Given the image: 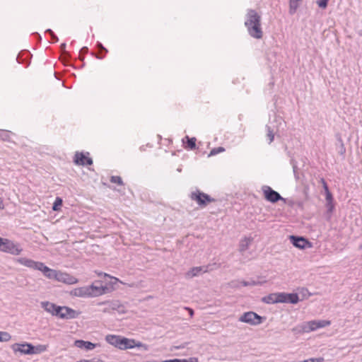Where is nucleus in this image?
<instances>
[{
	"mask_svg": "<svg viewBox=\"0 0 362 362\" xmlns=\"http://www.w3.org/2000/svg\"><path fill=\"white\" fill-rule=\"evenodd\" d=\"M51 37H52V39L54 41V42H57L58 41V37L56 36V35L54 33L52 34L51 35Z\"/></svg>",
	"mask_w": 362,
	"mask_h": 362,
	"instance_id": "42",
	"label": "nucleus"
},
{
	"mask_svg": "<svg viewBox=\"0 0 362 362\" xmlns=\"http://www.w3.org/2000/svg\"><path fill=\"white\" fill-rule=\"evenodd\" d=\"M62 204V199L59 197H57L52 206L54 211L59 210V207Z\"/></svg>",
	"mask_w": 362,
	"mask_h": 362,
	"instance_id": "32",
	"label": "nucleus"
},
{
	"mask_svg": "<svg viewBox=\"0 0 362 362\" xmlns=\"http://www.w3.org/2000/svg\"><path fill=\"white\" fill-rule=\"evenodd\" d=\"M320 182H322V185H324V183H327L324 178H321Z\"/></svg>",
	"mask_w": 362,
	"mask_h": 362,
	"instance_id": "48",
	"label": "nucleus"
},
{
	"mask_svg": "<svg viewBox=\"0 0 362 362\" xmlns=\"http://www.w3.org/2000/svg\"><path fill=\"white\" fill-rule=\"evenodd\" d=\"M110 182L112 183H117L119 185H123V181L119 176H112L110 177Z\"/></svg>",
	"mask_w": 362,
	"mask_h": 362,
	"instance_id": "33",
	"label": "nucleus"
},
{
	"mask_svg": "<svg viewBox=\"0 0 362 362\" xmlns=\"http://www.w3.org/2000/svg\"><path fill=\"white\" fill-rule=\"evenodd\" d=\"M89 153H86V155H85L83 153H79L76 152L74 158V162L78 165H90L93 163L92 158L88 157Z\"/></svg>",
	"mask_w": 362,
	"mask_h": 362,
	"instance_id": "11",
	"label": "nucleus"
},
{
	"mask_svg": "<svg viewBox=\"0 0 362 362\" xmlns=\"http://www.w3.org/2000/svg\"><path fill=\"white\" fill-rule=\"evenodd\" d=\"M326 200L327 203H329V202H332V195L329 191H328V192H326Z\"/></svg>",
	"mask_w": 362,
	"mask_h": 362,
	"instance_id": "36",
	"label": "nucleus"
},
{
	"mask_svg": "<svg viewBox=\"0 0 362 362\" xmlns=\"http://www.w3.org/2000/svg\"><path fill=\"white\" fill-rule=\"evenodd\" d=\"M290 240L292 243V244L300 249H304L307 246L310 247V244L309 241H308L305 238L303 237H297L294 235L290 236Z\"/></svg>",
	"mask_w": 362,
	"mask_h": 362,
	"instance_id": "13",
	"label": "nucleus"
},
{
	"mask_svg": "<svg viewBox=\"0 0 362 362\" xmlns=\"http://www.w3.org/2000/svg\"><path fill=\"white\" fill-rule=\"evenodd\" d=\"M281 303L296 304L298 303L299 297L297 293H281Z\"/></svg>",
	"mask_w": 362,
	"mask_h": 362,
	"instance_id": "14",
	"label": "nucleus"
},
{
	"mask_svg": "<svg viewBox=\"0 0 362 362\" xmlns=\"http://www.w3.org/2000/svg\"><path fill=\"white\" fill-rule=\"evenodd\" d=\"M47 32L49 33L50 35L54 33V32L51 29L47 30Z\"/></svg>",
	"mask_w": 362,
	"mask_h": 362,
	"instance_id": "47",
	"label": "nucleus"
},
{
	"mask_svg": "<svg viewBox=\"0 0 362 362\" xmlns=\"http://www.w3.org/2000/svg\"><path fill=\"white\" fill-rule=\"evenodd\" d=\"M185 309L188 310L190 317H192L194 315V310L192 308H185Z\"/></svg>",
	"mask_w": 362,
	"mask_h": 362,
	"instance_id": "41",
	"label": "nucleus"
},
{
	"mask_svg": "<svg viewBox=\"0 0 362 362\" xmlns=\"http://www.w3.org/2000/svg\"><path fill=\"white\" fill-rule=\"evenodd\" d=\"M291 331L294 334L296 335L308 333L305 322L296 325L292 328Z\"/></svg>",
	"mask_w": 362,
	"mask_h": 362,
	"instance_id": "22",
	"label": "nucleus"
},
{
	"mask_svg": "<svg viewBox=\"0 0 362 362\" xmlns=\"http://www.w3.org/2000/svg\"><path fill=\"white\" fill-rule=\"evenodd\" d=\"M81 312L75 310L67 306H59L57 317L61 319L70 320L77 318Z\"/></svg>",
	"mask_w": 362,
	"mask_h": 362,
	"instance_id": "8",
	"label": "nucleus"
},
{
	"mask_svg": "<svg viewBox=\"0 0 362 362\" xmlns=\"http://www.w3.org/2000/svg\"><path fill=\"white\" fill-rule=\"evenodd\" d=\"M360 248L362 250V243H361V245L360 246Z\"/></svg>",
	"mask_w": 362,
	"mask_h": 362,
	"instance_id": "52",
	"label": "nucleus"
},
{
	"mask_svg": "<svg viewBox=\"0 0 362 362\" xmlns=\"http://www.w3.org/2000/svg\"><path fill=\"white\" fill-rule=\"evenodd\" d=\"M0 251L13 255H18L23 251V248L18 243L7 238H0Z\"/></svg>",
	"mask_w": 362,
	"mask_h": 362,
	"instance_id": "5",
	"label": "nucleus"
},
{
	"mask_svg": "<svg viewBox=\"0 0 362 362\" xmlns=\"http://www.w3.org/2000/svg\"><path fill=\"white\" fill-rule=\"evenodd\" d=\"M15 262L33 270H37L39 272H56L45 266L42 262H36L27 257L17 258L15 259Z\"/></svg>",
	"mask_w": 362,
	"mask_h": 362,
	"instance_id": "4",
	"label": "nucleus"
},
{
	"mask_svg": "<svg viewBox=\"0 0 362 362\" xmlns=\"http://www.w3.org/2000/svg\"><path fill=\"white\" fill-rule=\"evenodd\" d=\"M305 322L306 325L308 333L317 329L315 320H310Z\"/></svg>",
	"mask_w": 362,
	"mask_h": 362,
	"instance_id": "26",
	"label": "nucleus"
},
{
	"mask_svg": "<svg viewBox=\"0 0 362 362\" xmlns=\"http://www.w3.org/2000/svg\"><path fill=\"white\" fill-rule=\"evenodd\" d=\"M225 151V148L223 147L219 146L216 148H214L209 153V156H216L220 153Z\"/></svg>",
	"mask_w": 362,
	"mask_h": 362,
	"instance_id": "30",
	"label": "nucleus"
},
{
	"mask_svg": "<svg viewBox=\"0 0 362 362\" xmlns=\"http://www.w3.org/2000/svg\"><path fill=\"white\" fill-rule=\"evenodd\" d=\"M4 203L2 199L0 197V209H4Z\"/></svg>",
	"mask_w": 362,
	"mask_h": 362,
	"instance_id": "45",
	"label": "nucleus"
},
{
	"mask_svg": "<svg viewBox=\"0 0 362 362\" xmlns=\"http://www.w3.org/2000/svg\"><path fill=\"white\" fill-rule=\"evenodd\" d=\"M74 345L78 348L85 349L86 350H92L98 346L97 344H93L90 341H83L81 339L76 340Z\"/></svg>",
	"mask_w": 362,
	"mask_h": 362,
	"instance_id": "18",
	"label": "nucleus"
},
{
	"mask_svg": "<svg viewBox=\"0 0 362 362\" xmlns=\"http://www.w3.org/2000/svg\"><path fill=\"white\" fill-rule=\"evenodd\" d=\"M11 349L14 352H20L23 354H32V344L29 343H16L11 346Z\"/></svg>",
	"mask_w": 362,
	"mask_h": 362,
	"instance_id": "12",
	"label": "nucleus"
},
{
	"mask_svg": "<svg viewBox=\"0 0 362 362\" xmlns=\"http://www.w3.org/2000/svg\"><path fill=\"white\" fill-rule=\"evenodd\" d=\"M77 362H102V361L100 360H95V359H92V360H86V359H82V360H80Z\"/></svg>",
	"mask_w": 362,
	"mask_h": 362,
	"instance_id": "39",
	"label": "nucleus"
},
{
	"mask_svg": "<svg viewBox=\"0 0 362 362\" xmlns=\"http://www.w3.org/2000/svg\"><path fill=\"white\" fill-rule=\"evenodd\" d=\"M322 186H323V188H324V189H325V191L326 192H328V191H329V190L328 185H327V183H324V185H322Z\"/></svg>",
	"mask_w": 362,
	"mask_h": 362,
	"instance_id": "43",
	"label": "nucleus"
},
{
	"mask_svg": "<svg viewBox=\"0 0 362 362\" xmlns=\"http://www.w3.org/2000/svg\"><path fill=\"white\" fill-rule=\"evenodd\" d=\"M315 322H316L317 329L323 328V327H327L331 325V321L326 320H315Z\"/></svg>",
	"mask_w": 362,
	"mask_h": 362,
	"instance_id": "28",
	"label": "nucleus"
},
{
	"mask_svg": "<svg viewBox=\"0 0 362 362\" xmlns=\"http://www.w3.org/2000/svg\"><path fill=\"white\" fill-rule=\"evenodd\" d=\"M108 303V302H100V303H98V305H101L106 304V303Z\"/></svg>",
	"mask_w": 362,
	"mask_h": 362,
	"instance_id": "50",
	"label": "nucleus"
},
{
	"mask_svg": "<svg viewBox=\"0 0 362 362\" xmlns=\"http://www.w3.org/2000/svg\"><path fill=\"white\" fill-rule=\"evenodd\" d=\"M302 0H289V13L293 15L300 6Z\"/></svg>",
	"mask_w": 362,
	"mask_h": 362,
	"instance_id": "24",
	"label": "nucleus"
},
{
	"mask_svg": "<svg viewBox=\"0 0 362 362\" xmlns=\"http://www.w3.org/2000/svg\"><path fill=\"white\" fill-rule=\"evenodd\" d=\"M338 141L339 142V153L342 156H344L345 153H346V148L344 146V144L343 143V141L341 139V137H339L338 139Z\"/></svg>",
	"mask_w": 362,
	"mask_h": 362,
	"instance_id": "29",
	"label": "nucleus"
},
{
	"mask_svg": "<svg viewBox=\"0 0 362 362\" xmlns=\"http://www.w3.org/2000/svg\"><path fill=\"white\" fill-rule=\"evenodd\" d=\"M43 274L48 279H54L66 284H74L77 282V279L69 273H43Z\"/></svg>",
	"mask_w": 362,
	"mask_h": 362,
	"instance_id": "6",
	"label": "nucleus"
},
{
	"mask_svg": "<svg viewBox=\"0 0 362 362\" xmlns=\"http://www.w3.org/2000/svg\"><path fill=\"white\" fill-rule=\"evenodd\" d=\"M261 18V16L255 10H247L245 16V25L248 34L255 39L259 40L263 36Z\"/></svg>",
	"mask_w": 362,
	"mask_h": 362,
	"instance_id": "2",
	"label": "nucleus"
},
{
	"mask_svg": "<svg viewBox=\"0 0 362 362\" xmlns=\"http://www.w3.org/2000/svg\"><path fill=\"white\" fill-rule=\"evenodd\" d=\"M187 274L189 276V277H193L197 275V273H187Z\"/></svg>",
	"mask_w": 362,
	"mask_h": 362,
	"instance_id": "46",
	"label": "nucleus"
},
{
	"mask_svg": "<svg viewBox=\"0 0 362 362\" xmlns=\"http://www.w3.org/2000/svg\"><path fill=\"white\" fill-rule=\"evenodd\" d=\"M220 264H209L206 267H195L192 268L190 272H211L213 270H217L219 269Z\"/></svg>",
	"mask_w": 362,
	"mask_h": 362,
	"instance_id": "19",
	"label": "nucleus"
},
{
	"mask_svg": "<svg viewBox=\"0 0 362 362\" xmlns=\"http://www.w3.org/2000/svg\"><path fill=\"white\" fill-rule=\"evenodd\" d=\"M100 281H95L90 286L75 289V295L79 297H96L107 293L115 289V285L119 279L107 273H98Z\"/></svg>",
	"mask_w": 362,
	"mask_h": 362,
	"instance_id": "1",
	"label": "nucleus"
},
{
	"mask_svg": "<svg viewBox=\"0 0 362 362\" xmlns=\"http://www.w3.org/2000/svg\"><path fill=\"white\" fill-rule=\"evenodd\" d=\"M281 293H270L262 298V301L267 304L281 303Z\"/></svg>",
	"mask_w": 362,
	"mask_h": 362,
	"instance_id": "17",
	"label": "nucleus"
},
{
	"mask_svg": "<svg viewBox=\"0 0 362 362\" xmlns=\"http://www.w3.org/2000/svg\"><path fill=\"white\" fill-rule=\"evenodd\" d=\"M329 0H317V4L321 8H325L327 6Z\"/></svg>",
	"mask_w": 362,
	"mask_h": 362,
	"instance_id": "34",
	"label": "nucleus"
},
{
	"mask_svg": "<svg viewBox=\"0 0 362 362\" xmlns=\"http://www.w3.org/2000/svg\"><path fill=\"white\" fill-rule=\"evenodd\" d=\"M252 241L253 238L252 237H245L240 240L239 243V251L242 255H244V253L249 249Z\"/></svg>",
	"mask_w": 362,
	"mask_h": 362,
	"instance_id": "16",
	"label": "nucleus"
},
{
	"mask_svg": "<svg viewBox=\"0 0 362 362\" xmlns=\"http://www.w3.org/2000/svg\"><path fill=\"white\" fill-rule=\"evenodd\" d=\"M190 198L192 200L196 202L200 207H204L208 203L214 202L215 201V199L211 198L209 195L202 192L199 190L192 192L190 194Z\"/></svg>",
	"mask_w": 362,
	"mask_h": 362,
	"instance_id": "7",
	"label": "nucleus"
},
{
	"mask_svg": "<svg viewBox=\"0 0 362 362\" xmlns=\"http://www.w3.org/2000/svg\"><path fill=\"white\" fill-rule=\"evenodd\" d=\"M266 129H267V137L269 139V144H271L273 141H274V134L273 132V130L272 129V128L269 127V126H267L266 127Z\"/></svg>",
	"mask_w": 362,
	"mask_h": 362,
	"instance_id": "31",
	"label": "nucleus"
},
{
	"mask_svg": "<svg viewBox=\"0 0 362 362\" xmlns=\"http://www.w3.org/2000/svg\"><path fill=\"white\" fill-rule=\"evenodd\" d=\"M98 47L102 50H104L105 52H107V50L100 43H98Z\"/></svg>",
	"mask_w": 362,
	"mask_h": 362,
	"instance_id": "44",
	"label": "nucleus"
},
{
	"mask_svg": "<svg viewBox=\"0 0 362 362\" xmlns=\"http://www.w3.org/2000/svg\"><path fill=\"white\" fill-rule=\"evenodd\" d=\"M65 47H66V44L65 43L62 44V45H61L62 49H65Z\"/></svg>",
	"mask_w": 362,
	"mask_h": 362,
	"instance_id": "49",
	"label": "nucleus"
},
{
	"mask_svg": "<svg viewBox=\"0 0 362 362\" xmlns=\"http://www.w3.org/2000/svg\"><path fill=\"white\" fill-rule=\"evenodd\" d=\"M239 320L251 325H258L262 322V317L256 313L250 311L242 315Z\"/></svg>",
	"mask_w": 362,
	"mask_h": 362,
	"instance_id": "9",
	"label": "nucleus"
},
{
	"mask_svg": "<svg viewBox=\"0 0 362 362\" xmlns=\"http://www.w3.org/2000/svg\"><path fill=\"white\" fill-rule=\"evenodd\" d=\"M327 212L331 214L334 209V205L333 202H329V203H327Z\"/></svg>",
	"mask_w": 362,
	"mask_h": 362,
	"instance_id": "35",
	"label": "nucleus"
},
{
	"mask_svg": "<svg viewBox=\"0 0 362 362\" xmlns=\"http://www.w3.org/2000/svg\"><path fill=\"white\" fill-rule=\"evenodd\" d=\"M185 140H187L186 145L185 146V148H188L189 150H193L196 148L197 139L195 137L189 138L188 136H185L182 139V142L184 144H185Z\"/></svg>",
	"mask_w": 362,
	"mask_h": 362,
	"instance_id": "21",
	"label": "nucleus"
},
{
	"mask_svg": "<svg viewBox=\"0 0 362 362\" xmlns=\"http://www.w3.org/2000/svg\"><path fill=\"white\" fill-rule=\"evenodd\" d=\"M41 307L52 315L57 316L59 305H57L56 304L49 301H42L41 302Z\"/></svg>",
	"mask_w": 362,
	"mask_h": 362,
	"instance_id": "15",
	"label": "nucleus"
},
{
	"mask_svg": "<svg viewBox=\"0 0 362 362\" xmlns=\"http://www.w3.org/2000/svg\"><path fill=\"white\" fill-rule=\"evenodd\" d=\"M48 345L47 344H38L37 346L32 345V354H37L45 352L47 350Z\"/></svg>",
	"mask_w": 362,
	"mask_h": 362,
	"instance_id": "23",
	"label": "nucleus"
},
{
	"mask_svg": "<svg viewBox=\"0 0 362 362\" xmlns=\"http://www.w3.org/2000/svg\"><path fill=\"white\" fill-rule=\"evenodd\" d=\"M12 133L9 131L0 129V140L4 141H9L11 139V134Z\"/></svg>",
	"mask_w": 362,
	"mask_h": 362,
	"instance_id": "25",
	"label": "nucleus"
},
{
	"mask_svg": "<svg viewBox=\"0 0 362 362\" xmlns=\"http://www.w3.org/2000/svg\"><path fill=\"white\" fill-rule=\"evenodd\" d=\"M11 339V335L4 331H0V342H7Z\"/></svg>",
	"mask_w": 362,
	"mask_h": 362,
	"instance_id": "27",
	"label": "nucleus"
},
{
	"mask_svg": "<svg viewBox=\"0 0 362 362\" xmlns=\"http://www.w3.org/2000/svg\"><path fill=\"white\" fill-rule=\"evenodd\" d=\"M296 167L294 165L293 166V171H294V173L296 172Z\"/></svg>",
	"mask_w": 362,
	"mask_h": 362,
	"instance_id": "51",
	"label": "nucleus"
},
{
	"mask_svg": "<svg viewBox=\"0 0 362 362\" xmlns=\"http://www.w3.org/2000/svg\"><path fill=\"white\" fill-rule=\"evenodd\" d=\"M262 190L263 192L265 199L268 202L272 203H276L279 200L285 202V199L283 198L279 192L272 189L269 186H263L262 187Z\"/></svg>",
	"mask_w": 362,
	"mask_h": 362,
	"instance_id": "10",
	"label": "nucleus"
},
{
	"mask_svg": "<svg viewBox=\"0 0 362 362\" xmlns=\"http://www.w3.org/2000/svg\"><path fill=\"white\" fill-rule=\"evenodd\" d=\"M105 341L108 344L121 350H126L135 347L142 348L145 351L148 349V345L143 344L141 341H136L135 339H128L120 335L107 334L105 337Z\"/></svg>",
	"mask_w": 362,
	"mask_h": 362,
	"instance_id": "3",
	"label": "nucleus"
},
{
	"mask_svg": "<svg viewBox=\"0 0 362 362\" xmlns=\"http://www.w3.org/2000/svg\"><path fill=\"white\" fill-rule=\"evenodd\" d=\"M181 361H183L182 362H199L197 358H190L189 360L181 359Z\"/></svg>",
	"mask_w": 362,
	"mask_h": 362,
	"instance_id": "38",
	"label": "nucleus"
},
{
	"mask_svg": "<svg viewBox=\"0 0 362 362\" xmlns=\"http://www.w3.org/2000/svg\"><path fill=\"white\" fill-rule=\"evenodd\" d=\"M120 307V305L119 304L118 302H112L111 303V308L114 310H117V309H119V308Z\"/></svg>",
	"mask_w": 362,
	"mask_h": 362,
	"instance_id": "37",
	"label": "nucleus"
},
{
	"mask_svg": "<svg viewBox=\"0 0 362 362\" xmlns=\"http://www.w3.org/2000/svg\"><path fill=\"white\" fill-rule=\"evenodd\" d=\"M88 47H83L80 50V55H81L82 54H86L88 52Z\"/></svg>",
	"mask_w": 362,
	"mask_h": 362,
	"instance_id": "40",
	"label": "nucleus"
},
{
	"mask_svg": "<svg viewBox=\"0 0 362 362\" xmlns=\"http://www.w3.org/2000/svg\"><path fill=\"white\" fill-rule=\"evenodd\" d=\"M267 282V279L264 276H257L256 279H250V281H244L242 282L243 286H257L262 285Z\"/></svg>",
	"mask_w": 362,
	"mask_h": 362,
	"instance_id": "20",
	"label": "nucleus"
}]
</instances>
